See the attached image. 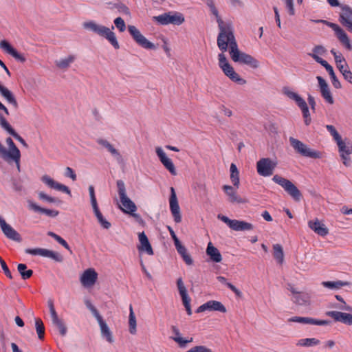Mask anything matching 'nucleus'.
<instances>
[{"instance_id": "nucleus-1", "label": "nucleus", "mask_w": 352, "mask_h": 352, "mask_svg": "<svg viewBox=\"0 0 352 352\" xmlns=\"http://www.w3.org/2000/svg\"><path fill=\"white\" fill-rule=\"evenodd\" d=\"M208 5L210 8L212 13L217 17V20L220 29V32L217 38V45L219 49L226 52L228 47H230V54L234 62H239L250 65L253 67L258 66V62L251 56L241 52L233 35L232 28L229 24H225L219 17L218 12L211 0H208Z\"/></svg>"}, {"instance_id": "nucleus-2", "label": "nucleus", "mask_w": 352, "mask_h": 352, "mask_svg": "<svg viewBox=\"0 0 352 352\" xmlns=\"http://www.w3.org/2000/svg\"><path fill=\"white\" fill-rule=\"evenodd\" d=\"M283 91L288 98L296 102L302 111L305 124L309 125L311 122V117L306 102L298 94L291 91L288 87L283 88Z\"/></svg>"}, {"instance_id": "nucleus-3", "label": "nucleus", "mask_w": 352, "mask_h": 352, "mask_svg": "<svg viewBox=\"0 0 352 352\" xmlns=\"http://www.w3.org/2000/svg\"><path fill=\"white\" fill-rule=\"evenodd\" d=\"M6 144L8 146V149L4 148L3 151V160L10 162H15L18 170L20 169V160H21V152L19 149L16 146L13 140L11 138L6 139Z\"/></svg>"}, {"instance_id": "nucleus-4", "label": "nucleus", "mask_w": 352, "mask_h": 352, "mask_svg": "<svg viewBox=\"0 0 352 352\" xmlns=\"http://www.w3.org/2000/svg\"><path fill=\"white\" fill-rule=\"evenodd\" d=\"M272 180L279 184L284 190L296 201H299L302 197L300 190L297 187L289 180L278 175H275Z\"/></svg>"}, {"instance_id": "nucleus-5", "label": "nucleus", "mask_w": 352, "mask_h": 352, "mask_svg": "<svg viewBox=\"0 0 352 352\" xmlns=\"http://www.w3.org/2000/svg\"><path fill=\"white\" fill-rule=\"evenodd\" d=\"M316 23H322L329 28H331L335 32V34L340 42L349 51L352 50V45L349 40V38L346 32L340 27L338 24L329 22L325 20H316L314 21Z\"/></svg>"}, {"instance_id": "nucleus-6", "label": "nucleus", "mask_w": 352, "mask_h": 352, "mask_svg": "<svg viewBox=\"0 0 352 352\" xmlns=\"http://www.w3.org/2000/svg\"><path fill=\"white\" fill-rule=\"evenodd\" d=\"M219 65L224 74L231 80L238 83H243L245 82L242 78H240L239 74L235 72L234 68L228 63L223 53L219 54Z\"/></svg>"}, {"instance_id": "nucleus-7", "label": "nucleus", "mask_w": 352, "mask_h": 352, "mask_svg": "<svg viewBox=\"0 0 352 352\" xmlns=\"http://www.w3.org/2000/svg\"><path fill=\"white\" fill-rule=\"evenodd\" d=\"M289 142L293 148L300 155L311 158L318 159L322 157V153L309 148L306 144L294 138H289Z\"/></svg>"}, {"instance_id": "nucleus-8", "label": "nucleus", "mask_w": 352, "mask_h": 352, "mask_svg": "<svg viewBox=\"0 0 352 352\" xmlns=\"http://www.w3.org/2000/svg\"><path fill=\"white\" fill-rule=\"evenodd\" d=\"M276 166V162L269 158H262L256 163L257 172L263 177L272 175Z\"/></svg>"}, {"instance_id": "nucleus-9", "label": "nucleus", "mask_w": 352, "mask_h": 352, "mask_svg": "<svg viewBox=\"0 0 352 352\" xmlns=\"http://www.w3.org/2000/svg\"><path fill=\"white\" fill-rule=\"evenodd\" d=\"M218 218L226 223L229 228L235 231L251 230L253 229V225L250 223L239 221L236 219H230L223 215H219Z\"/></svg>"}, {"instance_id": "nucleus-10", "label": "nucleus", "mask_w": 352, "mask_h": 352, "mask_svg": "<svg viewBox=\"0 0 352 352\" xmlns=\"http://www.w3.org/2000/svg\"><path fill=\"white\" fill-rule=\"evenodd\" d=\"M154 19L158 23L162 25H167L169 23L174 25H180L184 21V17L181 13H165L157 16H155Z\"/></svg>"}, {"instance_id": "nucleus-11", "label": "nucleus", "mask_w": 352, "mask_h": 352, "mask_svg": "<svg viewBox=\"0 0 352 352\" xmlns=\"http://www.w3.org/2000/svg\"><path fill=\"white\" fill-rule=\"evenodd\" d=\"M98 274L94 268L85 270L80 276V281L85 287H93L98 280Z\"/></svg>"}, {"instance_id": "nucleus-12", "label": "nucleus", "mask_w": 352, "mask_h": 352, "mask_svg": "<svg viewBox=\"0 0 352 352\" xmlns=\"http://www.w3.org/2000/svg\"><path fill=\"white\" fill-rule=\"evenodd\" d=\"M128 30L135 42L145 49H153L154 45L148 41L133 25H129Z\"/></svg>"}, {"instance_id": "nucleus-13", "label": "nucleus", "mask_w": 352, "mask_h": 352, "mask_svg": "<svg viewBox=\"0 0 352 352\" xmlns=\"http://www.w3.org/2000/svg\"><path fill=\"white\" fill-rule=\"evenodd\" d=\"M339 21L346 30L352 33V8L348 6H341Z\"/></svg>"}, {"instance_id": "nucleus-14", "label": "nucleus", "mask_w": 352, "mask_h": 352, "mask_svg": "<svg viewBox=\"0 0 352 352\" xmlns=\"http://www.w3.org/2000/svg\"><path fill=\"white\" fill-rule=\"evenodd\" d=\"M120 201L119 208L123 212L130 214L134 217H138V215L134 213L137 210L136 205L126 195L120 197Z\"/></svg>"}, {"instance_id": "nucleus-15", "label": "nucleus", "mask_w": 352, "mask_h": 352, "mask_svg": "<svg viewBox=\"0 0 352 352\" xmlns=\"http://www.w3.org/2000/svg\"><path fill=\"white\" fill-rule=\"evenodd\" d=\"M170 210L173 216L174 220L179 223L182 220L180 209L177 198V195L173 187L170 188V196L169 199Z\"/></svg>"}, {"instance_id": "nucleus-16", "label": "nucleus", "mask_w": 352, "mask_h": 352, "mask_svg": "<svg viewBox=\"0 0 352 352\" xmlns=\"http://www.w3.org/2000/svg\"><path fill=\"white\" fill-rule=\"evenodd\" d=\"M95 33L106 38L116 49H118L120 47L114 32H113L109 28L98 25L96 29Z\"/></svg>"}, {"instance_id": "nucleus-17", "label": "nucleus", "mask_w": 352, "mask_h": 352, "mask_svg": "<svg viewBox=\"0 0 352 352\" xmlns=\"http://www.w3.org/2000/svg\"><path fill=\"white\" fill-rule=\"evenodd\" d=\"M337 144L339 148L340 156L343 160V164L345 166H349L351 163V159L349 156L352 153V144L351 143L346 144L342 141V140L338 142Z\"/></svg>"}, {"instance_id": "nucleus-18", "label": "nucleus", "mask_w": 352, "mask_h": 352, "mask_svg": "<svg viewBox=\"0 0 352 352\" xmlns=\"http://www.w3.org/2000/svg\"><path fill=\"white\" fill-rule=\"evenodd\" d=\"M206 311H220L221 313H226V309L225 306L219 301L209 300L199 306L197 309V313L204 312Z\"/></svg>"}, {"instance_id": "nucleus-19", "label": "nucleus", "mask_w": 352, "mask_h": 352, "mask_svg": "<svg viewBox=\"0 0 352 352\" xmlns=\"http://www.w3.org/2000/svg\"><path fill=\"white\" fill-rule=\"evenodd\" d=\"M90 309L92 311V312L94 313L95 317L96 318V319L100 324L102 336L104 338H105L106 340L109 342H112L113 338H112L111 333L108 326L107 325L105 322L103 320L102 316L99 314L98 311L93 306L90 305Z\"/></svg>"}, {"instance_id": "nucleus-20", "label": "nucleus", "mask_w": 352, "mask_h": 352, "mask_svg": "<svg viewBox=\"0 0 352 352\" xmlns=\"http://www.w3.org/2000/svg\"><path fill=\"white\" fill-rule=\"evenodd\" d=\"M177 288L179 292V294L182 297L183 304L186 308L187 314L188 315L192 314V310L190 307V298L187 294V290L184 285L183 280L182 278L177 279Z\"/></svg>"}, {"instance_id": "nucleus-21", "label": "nucleus", "mask_w": 352, "mask_h": 352, "mask_svg": "<svg viewBox=\"0 0 352 352\" xmlns=\"http://www.w3.org/2000/svg\"><path fill=\"white\" fill-rule=\"evenodd\" d=\"M155 151L164 166L170 172L171 175H175L177 174L175 167L172 160L166 156L162 148L160 147H157Z\"/></svg>"}, {"instance_id": "nucleus-22", "label": "nucleus", "mask_w": 352, "mask_h": 352, "mask_svg": "<svg viewBox=\"0 0 352 352\" xmlns=\"http://www.w3.org/2000/svg\"><path fill=\"white\" fill-rule=\"evenodd\" d=\"M326 315L332 318L335 321L341 322L347 325H352V314L336 311H330Z\"/></svg>"}, {"instance_id": "nucleus-23", "label": "nucleus", "mask_w": 352, "mask_h": 352, "mask_svg": "<svg viewBox=\"0 0 352 352\" xmlns=\"http://www.w3.org/2000/svg\"><path fill=\"white\" fill-rule=\"evenodd\" d=\"M289 290L292 294V300L296 304L302 305L309 303L310 296L308 294L298 292L293 286H289Z\"/></svg>"}, {"instance_id": "nucleus-24", "label": "nucleus", "mask_w": 352, "mask_h": 352, "mask_svg": "<svg viewBox=\"0 0 352 352\" xmlns=\"http://www.w3.org/2000/svg\"><path fill=\"white\" fill-rule=\"evenodd\" d=\"M236 189L234 186L224 185L223 190L226 195L228 197V200L231 203L243 204L246 203L247 201L241 197L236 192Z\"/></svg>"}, {"instance_id": "nucleus-25", "label": "nucleus", "mask_w": 352, "mask_h": 352, "mask_svg": "<svg viewBox=\"0 0 352 352\" xmlns=\"http://www.w3.org/2000/svg\"><path fill=\"white\" fill-rule=\"evenodd\" d=\"M138 239L140 244L138 245V249L140 252H146L148 255L153 254V250L151 245L144 232L138 234Z\"/></svg>"}, {"instance_id": "nucleus-26", "label": "nucleus", "mask_w": 352, "mask_h": 352, "mask_svg": "<svg viewBox=\"0 0 352 352\" xmlns=\"http://www.w3.org/2000/svg\"><path fill=\"white\" fill-rule=\"evenodd\" d=\"M308 226L314 232L322 236H326L329 232L328 228L318 219L309 221Z\"/></svg>"}, {"instance_id": "nucleus-27", "label": "nucleus", "mask_w": 352, "mask_h": 352, "mask_svg": "<svg viewBox=\"0 0 352 352\" xmlns=\"http://www.w3.org/2000/svg\"><path fill=\"white\" fill-rule=\"evenodd\" d=\"M0 125L2 128L6 130L10 135H12L16 140H17L21 144L25 147H28V144L25 141L15 132V131L12 128L10 124L6 120V119L0 115Z\"/></svg>"}, {"instance_id": "nucleus-28", "label": "nucleus", "mask_w": 352, "mask_h": 352, "mask_svg": "<svg viewBox=\"0 0 352 352\" xmlns=\"http://www.w3.org/2000/svg\"><path fill=\"white\" fill-rule=\"evenodd\" d=\"M317 80L318 81V84L320 88L322 96L324 98L326 102L331 104H333L334 102V100L327 82L320 76H318Z\"/></svg>"}, {"instance_id": "nucleus-29", "label": "nucleus", "mask_w": 352, "mask_h": 352, "mask_svg": "<svg viewBox=\"0 0 352 352\" xmlns=\"http://www.w3.org/2000/svg\"><path fill=\"white\" fill-rule=\"evenodd\" d=\"M0 226L3 232L8 238L16 241L19 240V234L1 217H0Z\"/></svg>"}, {"instance_id": "nucleus-30", "label": "nucleus", "mask_w": 352, "mask_h": 352, "mask_svg": "<svg viewBox=\"0 0 352 352\" xmlns=\"http://www.w3.org/2000/svg\"><path fill=\"white\" fill-rule=\"evenodd\" d=\"M289 321L299 322V323H302V324H316V325H327L329 324V322L327 320H315L311 318L298 317V316H295V317L291 318L289 319Z\"/></svg>"}, {"instance_id": "nucleus-31", "label": "nucleus", "mask_w": 352, "mask_h": 352, "mask_svg": "<svg viewBox=\"0 0 352 352\" xmlns=\"http://www.w3.org/2000/svg\"><path fill=\"white\" fill-rule=\"evenodd\" d=\"M206 254L213 262L219 263L222 260L219 250L215 248L211 242H209L208 244Z\"/></svg>"}, {"instance_id": "nucleus-32", "label": "nucleus", "mask_w": 352, "mask_h": 352, "mask_svg": "<svg viewBox=\"0 0 352 352\" xmlns=\"http://www.w3.org/2000/svg\"><path fill=\"white\" fill-rule=\"evenodd\" d=\"M0 47L1 50L12 56L14 58L19 60L23 59L21 57V56L18 53V52L7 41H1L0 42Z\"/></svg>"}, {"instance_id": "nucleus-33", "label": "nucleus", "mask_w": 352, "mask_h": 352, "mask_svg": "<svg viewBox=\"0 0 352 352\" xmlns=\"http://www.w3.org/2000/svg\"><path fill=\"white\" fill-rule=\"evenodd\" d=\"M230 179L232 185L236 188H239L240 185L239 171L236 166L233 163L230 164Z\"/></svg>"}, {"instance_id": "nucleus-34", "label": "nucleus", "mask_w": 352, "mask_h": 352, "mask_svg": "<svg viewBox=\"0 0 352 352\" xmlns=\"http://www.w3.org/2000/svg\"><path fill=\"white\" fill-rule=\"evenodd\" d=\"M326 50L324 47L318 45L313 49V52L310 55L316 61L322 65L323 62L326 61L322 58Z\"/></svg>"}, {"instance_id": "nucleus-35", "label": "nucleus", "mask_w": 352, "mask_h": 352, "mask_svg": "<svg viewBox=\"0 0 352 352\" xmlns=\"http://www.w3.org/2000/svg\"><path fill=\"white\" fill-rule=\"evenodd\" d=\"M175 245L178 253L181 255L184 262L188 265H192V259L187 252L186 248L184 245H182L180 242Z\"/></svg>"}, {"instance_id": "nucleus-36", "label": "nucleus", "mask_w": 352, "mask_h": 352, "mask_svg": "<svg viewBox=\"0 0 352 352\" xmlns=\"http://www.w3.org/2000/svg\"><path fill=\"white\" fill-rule=\"evenodd\" d=\"M28 254L32 255H40L45 257H54V252L43 248H34L26 250Z\"/></svg>"}, {"instance_id": "nucleus-37", "label": "nucleus", "mask_w": 352, "mask_h": 352, "mask_svg": "<svg viewBox=\"0 0 352 352\" xmlns=\"http://www.w3.org/2000/svg\"><path fill=\"white\" fill-rule=\"evenodd\" d=\"M349 283L347 281H324L322 283V285L327 288L332 289H339L344 286L349 285Z\"/></svg>"}, {"instance_id": "nucleus-38", "label": "nucleus", "mask_w": 352, "mask_h": 352, "mask_svg": "<svg viewBox=\"0 0 352 352\" xmlns=\"http://www.w3.org/2000/svg\"><path fill=\"white\" fill-rule=\"evenodd\" d=\"M273 256L279 264L284 261V253L282 246L280 244L273 245Z\"/></svg>"}, {"instance_id": "nucleus-39", "label": "nucleus", "mask_w": 352, "mask_h": 352, "mask_svg": "<svg viewBox=\"0 0 352 352\" xmlns=\"http://www.w3.org/2000/svg\"><path fill=\"white\" fill-rule=\"evenodd\" d=\"M129 331L131 334H135L136 333V318L134 314L133 307L131 305L129 306Z\"/></svg>"}, {"instance_id": "nucleus-40", "label": "nucleus", "mask_w": 352, "mask_h": 352, "mask_svg": "<svg viewBox=\"0 0 352 352\" xmlns=\"http://www.w3.org/2000/svg\"><path fill=\"white\" fill-rule=\"evenodd\" d=\"M18 271L20 273L23 279L26 280L30 278L33 274L32 270H28L27 265L23 263H21L18 265Z\"/></svg>"}, {"instance_id": "nucleus-41", "label": "nucleus", "mask_w": 352, "mask_h": 352, "mask_svg": "<svg viewBox=\"0 0 352 352\" xmlns=\"http://www.w3.org/2000/svg\"><path fill=\"white\" fill-rule=\"evenodd\" d=\"M35 326L38 338L43 340L45 336V327L41 318L35 319Z\"/></svg>"}, {"instance_id": "nucleus-42", "label": "nucleus", "mask_w": 352, "mask_h": 352, "mask_svg": "<svg viewBox=\"0 0 352 352\" xmlns=\"http://www.w3.org/2000/svg\"><path fill=\"white\" fill-rule=\"evenodd\" d=\"M320 340L316 338H304L298 340V345L301 346H311L318 345Z\"/></svg>"}, {"instance_id": "nucleus-43", "label": "nucleus", "mask_w": 352, "mask_h": 352, "mask_svg": "<svg viewBox=\"0 0 352 352\" xmlns=\"http://www.w3.org/2000/svg\"><path fill=\"white\" fill-rule=\"evenodd\" d=\"M331 53L332 54V55L334 57L336 67L343 65V64H345V63H346L344 57L340 52H338L336 50L332 49L331 50Z\"/></svg>"}, {"instance_id": "nucleus-44", "label": "nucleus", "mask_w": 352, "mask_h": 352, "mask_svg": "<svg viewBox=\"0 0 352 352\" xmlns=\"http://www.w3.org/2000/svg\"><path fill=\"white\" fill-rule=\"evenodd\" d=\"M94 208V212H95V214L98 219V220L99 221V222L100 223V224L104 228H109L111 226L110 223L108 222L107 221H106L103 217H102V214H101V212H100L99 209H98V207L96 206V207H94L93 208Z\"/></svg>"}, {"instance_id": "nucleus-45", "label": "nucleus", "mask_w": 352, "mask_h": 352, "mask_svg": "<svg viewBox=\"0 0 352 352\" xmlns=\"http://www.w3.org/2000/svg\"><path fill=\"white\" fill-rule=\"evenodd\" d=\"M47 234L49 236H52V238H54L58 243H59L60 245H62L67 250H70V248H69L68 243L62 237H60V236H58V234H56L52 232H49L47 233Z\"/></svg>"}, {"instance_id": "nucleus-46", "label": "nucleus", "mask_w": 352, "mask_h": 352, "mask_svg": "<svg viewBox=\"0 0 352 352\" xmlns=\"http://www.w3.org/2000/svg\"><path fill=\"white\" fill-rule=\"evenodd\" d=\"M175 342H177L180 347H184L188 343L192 342V338H184L181 337H172L171 338Z\"/></svg>"}, {"instance_id": "nucleus-47", "label": "nucleus", "mask_w": 352, "mask_h": 352, "mask_svg": "<svg viewBox=\"0 0 352 352\" xmlns=\"http://www.w3.org/2000/svg\"><path fill=\"white\" fill-rule=\"evenodd\" d=\"M327 129L331 135L333 136V139L336 142V143L342 140L341 136L336 130L335 127L331 125H327Z\"/></svg>"}, {"instance_id": "nucleus-48", "label": "nucleus", "mask_w": 352, "mask_h": 352, "mask_svg": "<svg viewBox=\"0 0 352 352\" xmlns=\"http://www.w3.org/2000/svg\"><path fill=\"white\" fill-rule=\"evenodd\" d=\"M327 129L331 135L333 136V139L336 142V143L342 140L341 136L336 130L335 127L331 125H327Z\"/></svg>"}, {"instance_id": "nucleus-49", "label": "nucleus", "mask_w": 352, "mask_h": 352, "mask_svg": "<svg viewBox=\"0 0 352 352\" xmlns=\"http://www.w3.org/2000/svg\"><path fill=\"white\" fill-rule=\"evenodd\" d=\"M114 24L120 32H122L126 29V25L124 20L121 17H118L114 20Z\"/></svg>"}, {"instance_id": "nucleus-50", "label": "nucleus", "mask_w": 352, "mask_h": 352, "mask_svg": "<svg viewBox=\"0 0 352 352\" xmlns=\"http://www.w3.org/2000/svg\"><path fill=\"white\" fill-rule=\"evenodd\" d=\"M41 179L45 184H47L51 188H54L56 182H55L51 177H50L47 175H44L43 177H42Z\"/></svg>"}, {"instance_id": "nucleus-51", "label": "nucleus", "mask_w": 352, "mask_h": 352, "mask_svg": "<svg viewBox=\"0 0 352 352\" xmlns=\"http://www.w3.org/2000/svg\"><path fill=\"white\" fill-rule=\"evenodd\" d=\"M336 298L338 301L341 302L344 305L342 306L338 307L339 309H344V310H346V311H349L352 313V307L349 306V305H346L345 301L344 300V299L340 296L336 295Z\"/></svg>"}, {"instance_id": "nucleus-52", "label": "nucleus", "mask_w": 352, "mask_h": 352, "mask_svg": "<svg viewBox=\"0 0 352 352\" xmlns=\"http://www.w3.org/2000/svg\"><path fill=\"white\" fill-rule=\"evenodd\" d=\"M54 189L71 195V191L67 186L58 182H56Z\"/></svg>"}, {"instance_id": "nucleus-53", "label": "nucleus", "mask_w": 352, "mask_h": 352, "mask_svg": "<svg viewBox=\"0 0 352 352\" xmlns=\"http://www.w3.org/2000/svg\"><path fill=\"white\" fill-rule=\"evenodd\" d=\"M89 191L90 197H91V202L93 208L98 206L97 201H96V196H95L94 186H90L89 187Z\"/></svg>"}, {"instance_id": "nucleus-54", "label": "nucleus", "mask_w": 352, "mask_h": 352, "mask_svg": "<svg viewBox=\"0 0 352 352\" xmlns=\"http://www.w3.org/2000/svg\"><path fill=\"white\" fill-rule=\"evenodd\" d=\"M0 263H1V266L2 267V270H3L6 276H8L9 278H12L11 272H10V270L8 269V267L7 266L6 262L1 258H0Z\"/></svg>"}, {"instance_id": "nucleus-55", "label": "nucleus", "mask_w": 352, "mask_h": 352, "mask_svg": "<svg viewBox=\"0 0 352 352\" xmlns=\"http://www.w3.org/2000/svg\"><path fill=\"white\" fill-rule=\"evenodd\" d=\"M54 324L57 327V329L60 331V333L62 336H65L66 334L67 328L65 327V326L64 325V324L63 323V322L61 320L54 323Z\"/></svg>"}, {"instance_id": "nucleus-56", "label": "nucleus", "mask_w": 352, "mask_h": 352, "mask_svg": "<svg viewBox=\"0 0 352 352\" xmlns=\"http://www.w3.org/2000/svg\"><path fill=\"white\" fill-rule=\"evenodd\" d=\"M74 60V58L72 56H69V58L60 60L58 62L57 65L60 68H65L69 65L70 63Z\"/></svg>"}, {"instance_id": "nucleus-57", "label": "nucleus", "mask_w": 352, "mask_h": 352, "mask_svg": "<svg viewBox=\"0 0 352 352\" xmlns=\"http://www.w3.org/2000/svg\"><path fill=\"white\" fill-rule=\"evenodd\" d=\"M285 6L288 10V12L290 15L293 16L295 14V10L294 8L293 0H285Z\"/></svg>"}, {"instance_id": "nucleus-58", "label": "nucleus", "mask_w": 352, "mask_h": 352, "mask_svg": "<svg viewBox=\"0 0 352 352\" xmlns=\"http://www.w3.org/2000/svg\"><path fill=\"white\" fill-rule=\"evenodd\" d=\"M98 25V24L96 23L94 21H87L83 23V27L85 29L91 30L94 32H95L96 29Z\"/></svg>"}, {"instance_id": "nucleus-59", "label": "nucleus", "mask_w": 352, "mask_h": 352, "mask_svg": "<svg viewBox=\"0 0 352 352\" xmlns=\"http://www.w3.org/2000/svg\"><path fill=\"white\" fill-rule=\"evenodd\" d=\"M117 186L118 188L119 197L126 195L124 182L122 181H118Z\"/></svg>"}, {"instance_id": "nucleus-60", "label": "nucleus", "mask_w": 352, "mask_h": 352, "mask_svg": "<svg viewBox=\"0 0 352 352\" xmlns=\"http://www.w3.org/2000/svg\"><path fill=\"white\" fill-rule=\"evenodd\" d=\"M322 65L326 69L331 78L336 76L332 66H331L327 61L323 62Z\"/></svg>"}, {"instance_id": "nucleus-61", "label": "nucleus", "mask_w": 352, "mask_h": 352, "mask_svg": "<svg viewBox=\"0 0 352 352\" xmlns=\"http://www.w3.org/2000/svg\"><path fill=\"white\" fill-rule=\"evenodd\" d=\"M42 213H44L49 217H56L59 212L58 210H49L43 208Z\"/></svg>"}, {"instance_id": "nucleus-62", "label": "nucleus", "mask_w": 352, "mask_h": 352, "mask_svg": "<svg viewBox=\"0 0 352 352\" xmlns=\"http://www.w3.org/2000/svg\"><path fill=\"white\" fill-rule=\"evenodd\" d=\"M342 74L346 81L352 84V72L350 69L344 71Z\"/></svg>"}, {"instance_id": "nucleus-63", "label": "nucleus", "mask_w": 352, "mask_h": 352, "mask_svg": "<svg viewBox=\"0 0 352 352\" xmlns=\"http://www.w3.org/2000/svg\"><path fill=\"white\" fill-rule=\"evenodd\" d=\"M65 176L70 177L71 179H72L73 181H75L76 179V175L75 173L69 167H67L65 170Z\"/></svg>"}, {"instance_id": "nucleus-64", "label": "nucleus", "mask_w": 352, "mask_h": 352, "mask_svg": "<svg viewBox=\"0 0 352 352\" xmlns=\"http://www.w3.org/2000/svg\"><path fill=\"white\" fill-rule=\"evenodd\" d=\"M195 352H212V351L205 346H196Z\"/></svg>"}]
</instances>
